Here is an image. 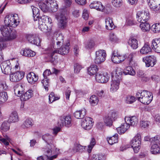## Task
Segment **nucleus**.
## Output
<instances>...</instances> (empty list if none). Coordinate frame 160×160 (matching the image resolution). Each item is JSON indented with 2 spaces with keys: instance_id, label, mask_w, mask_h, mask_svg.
<instances>
[{
  "instance_id": "26",
  "label": "nucleus",
  "mask_w": 160,
  "mask_h": 160,
  "mask_svg": "<svg viewBox=\"0 0 160 160\" xmlns=\"http://www.w3.org/2000/svg\"><path fill=\"white\" fill-rule=\"evenodd\" d=\"M151 51V48L149 45L146 43L140 50V52L142 54H148Z\"/></svg>"
},
{
  "instance_id": "10",
  "label": "nucleus",
  "mask_w": 160,
  "mask_h": 160,
  "mask_svg": "<svg viewBox=\"0 0 160 160\" xmlns=\"http://www.w3.org/2000/svg\"><path fill=\"white\" fill-rule=\"evenodd\" d=\"M71 117L69 116H61L60 118L58 124L61 127L65 126L69 127L71 125Z\"/></svg>"
},
{
  "instance_id": "30",
  "label": "nucleus",
  "mask_w": 160,
  "mask_h": 160,
  "mask_svg": "<svg viewBox=\"0 0 160 160\" xmlns=\"http://www.w3.org/2000/svg\"><path fill=\"white\" fill-rule=\"evenodd\" d=\"M42 138L48 145H52L53 144V142L52 139V136L49 134H46L43 135Z\"/></svg>"
},
{
  "instance_id": "53",
  "label": "nucleus",
  "mask_w": 160,
  "mask_h": 160,
  "mask_svg": "<svg viewBox=\"0 0 160 160\" xmlns=\"http://www.w3.org/2000/svg\"><path fill=\"white\" fill-rule=\"evenodd\" d=\"M10 139L8 136H6L5 139L2 138L1 136H0V142H2L4 143V144L6 145H8L9 144V143L7 140L10 141Z\"/></svg>"
},
{
  "instance_id": "21",
  "label": "nucleus",
  "mask_w": 160,
  "mask_h": 160,
  "mask_svg": "<svg viewBox=\"0 0 160 160\" xmlns=\"http://www.w3.org/2000/svg\"><path fill=\"white\" fill-rule=\"evenodd\" d=\"M129 124L127 122H125L122 124L120 127L117 128V130L120 134L124 133L129 128Z\"/></svg>"
},
{
  "instance_id": "36",
  "label": "nucleus",
  "mask_w": 160,
  "mask_h": 160,
  "mask_svg": "<svg viewBox=\"0 0 160 160\" xmlns=\"http://www.w3.org/2000/svg\"><path fill=\"white\" fill-rule=\"evenodd\" d=\"M123 73L125 75L129 74L132 76L135 74V71L133 68L130 66L127 67L124 70Z\"/></svg>"
},
{
  "instance_id": "23",
  "label": "nucleus",
  "mask_w": 160,
  "mask_h": 160,
  "mask_svg": "<svg viewBox=\"0 0 160 160\" xmlns=\"http://www.w3.org/2000/svg\"><path fill=\"white\" fill-rule=\"evenodd\" d=\"M105 27L107 29L110 30H112L115 28V26L112 18L108 17L106 18Z\"/></svg>"
},
{
  "instance_id": "12",
  "label": "nucleus",
  "mask_w": 160,
  "mask_h": 160,
  "mask_svg": "<svg viewBox=\"0 0 160 160\" xmlns=\"http://www.w3.org/2000/svg\"><path fill=\"white\" fill-rule=\"evenodd\" d=\"M142 61L145 63L147 67H153L156 62V58L153 56L144 57L143 58Z\"/></svg>"
},
{
  "instance_id": "57",
  "label": "nucleus",
  "mask_w": 160,
  "mask_h": 160,
  "mask_svg": "<svg viewBox=\"0 0 160 160\" xmlns=\"http://www.w3.org/2000/svg\"><path fill=\"white\" fill-rule=\"evenodd\" d=\"M108 116L112 121H114L117 118V114L115 112L111 111L109 112Z\"/></svg>"
},
{
  "instance_id": "18",
  "label": "nucleus",
  "mask_w": 160,
  "mask_h": 160,
  "mask_svg": "<svg viewBox=\"0 0 160 160\" xmlns=\"http://www.w3.org/2000/svg\"><path fill=\"white\" fill-rule=\"evenodd\" d=\"M27 78L29 83L33 84L38 81V76L33 72H31L27 75Z\"/></svg>"
},
{
  "instance_id": "29",
  "label": "nucleus",
  "mask_w": 160,
  "mask_h": 160,
  "mask_svg": "<svg viewBox=\"0 0 160 160\" xmlns=\"http://www.w3.org/2000/svg\"><path fill=\"white\" fill-rule=\"evenodd\" d=\"M98 70L97 66L96 65H91L88 69V72L90 75L97 74V72Z\"/></svg>"
},
{
  "instance_id": "15",
  "label": "nucleus",
  "mask_w": 160,
  "mask_h": 160,
  "mask_svg": "<svg viewBox=\"0 0 160 160\" xmlns=\"http://www.w3.org/2000/svg\"><path fill=\"white\" fill-rule=\"evenodd\" d=\"M81 126L84 129H90L92 126V118L88 117L82 119L81 121Z\"/></svg>"
},
{
  "instance_id": "14",
  "label": "nucleus",
  "mask_w": 160,
  "mask_h": 160,
  "mask_svg": "<svg viewBox=\"0 0 160 160\" xmlns=\"http://www.w3.org/2000/svg\"><path fill=\"white\" fill-rule=\"evenodd\" d=\"M150 8L154 11H157L160 9V0H147Z\"/></svg>"
},
{
  "instance_id": "49",
  "label": "nucleus",
  "mask_w": 160,
  "mask_h": 160,
  "mask_svg": "<svg viewBox=\"0 0 160 160\" xmlns=\"http://www.w3.org/2000/svg\"><path fill=\"white\" fill-rule=\"evenodd\" d=\"M151 142L152 144H160V136L156 135L151 138Z\"/></svg>"
},
{
  "instance_id": "39",
  "label": "nucleus",
  "mask_w": 160,
  "mask_h": 160,
  "mask_svg": "<svg viewBox=\"0 0 160 160\" xmlns=\"http://www.w3.org/2000/svg\"><path fill=\"white\" fill-rule=\"evenodd\" d=\"M8 96L6 92L0 93V104L4 103L8 99Z\"/></svg>"
},
{
  "instance_id": "3",
  "label": "nucleus",
  "mask_w": 160,
  "mask_h": 160,
  "mask_svg": "<svg viewBox=\"0 0 160 160\" xmlns=\"http://www.w3.org/2000/svg\"><path fill=\"white\" fill-rule=\"evenodd\" d=\"M38 28L45 32L51 29L53 26L52 20L48 16L43 15L38 19Z\"/></svg>"
},
{
  "instance_id": "43",
  "label": "nucleus",
  "mask_w": 160,
  "mask_h": 160,
  "mask_svg": "<svg viewBox=\"0 0 160 160\" xmlns=\"http://www.w3.org/2000/svg\"><path fill=\"white\" fill-rule=\"evenodd\" d=\"M151 29L154 33L160 32V23H156L153 24L151 27Z\"/></svg>"
},
{
  "instance_id": "32",
  "label": "nucleus",
  "mask_w": 160,
  "mask_h": 160,
  "mask_svg": "<svg viewBox=\"0 0 160 160\" xmlns=\"http://www.w3.org/2000/svg\"><path fill=\"white\" fill-rule=\"evenodd\" d=\"M33 95L32 91V90H29L22 95L21 98L23 100L26 101L31 98Z\"/></svg>"
},
{
  "instance_id": "2",
  "label": "nucleus",
  "mask_w": 160,
  "mask_h": 160,
  "mask_svg": "<svg viewBox=\"0 0 160 160\" xmlns=\"http://www.w3.org/2000/svg\"><path fill=\"white\" fill-rule=\"evenodd\" d=\"M69 45V43H67L66 45L62 46L58 50L52 48H48L47 53L50 61L52 62L58 59L57 55L58 53L62 55L68 54L70 49Z\"/></svg>"
},
{
  "instance_id": "52",
  "label": "nucleus",
  "mask_w": 160,
  "mask_h": 160,
  "mask_svg": "<svg viewBox=\"0 0 160 160\" xmlns=\"http://www.w3.org/2000/svg\"><path fill=\"white\" fill-rule=\"evenodd\" d=\"M23 124L25 128H29L32 126V123L31 120L28 119L25 120Z\"/></svg>"
},
{
  "instance_id": "22",
  "label": "nucleus",
  "mask_w": 160,
  "mask_h": 160,
  "mask_svg": "<svg viewBox=\"0 0 160 160\" xmlns=\"http://www.w3.org/2000/svg\"><path fill=\"white\" fill-rule=\"evenodd\" d=\"M20 53L23 56L28 57H33L35 56L36 53L28 48L22 49Z\"/></svg>"
},
{
  "instance_id": "37",
  "label": "nucleus",
  "mask_w": 160,
  "mask_h": 160,
  "mask_svg": "<svg viewBox=\"0 0 160 160\" xmlns=\"http://www.w3.org/2000/svg\"><path fill=\"white\" fill-rule=\"evenodd\" d=\"M99 101V100L98 98L95 95L91 96L89 99V102L90 104L93 106L97 105Z\"/></svg>"
},
{
  "instance_id": "40",
  "label": "nucleus",
  "mask_w": 160,
  "mask_h": 160,
  "mask_svg": "<svg viewBox=\"0 0 160 160\" xmlns=\"http://www.w3.org/2000/svg\"><path fill=\"white\" fill-rule=\"evenodd\" d=\"M10 124L7 121H4L1 125V129L3 131L6 132L10 129Z\"/></svg>"
},
{
  "instance_id": "4",
  "label": "nucleus",
  "mask_w": 160,
  "mask_h": 160,
  "mask_svg": "<svg viewBox=\"0 0 160 160\" xmlns=\"http://www.w3.org/2000/svg\"><path fill=\"white\" fill-rule=\"evenodd\" d=\"M136 97L139 101L145 104H149L153 98L152 93L146 90H143L141 92H137Z\"/></svg>"
},
{
  "instance_id": "56",
  "label": "nucleus",
  "mask_w": 160,
  "mask_h": 160,
  "mask_svg": "<svg viewBox=\"0 0 160 160\" xmlns=\"http://www.w3.org/2000/svg\"><path fill=\"white\" fill-rule=\"evenodd\" d=\"M135 100V98L132 96H128L126 98V102L127 103H132Z\"/></svg>"
},
{
  "instance_id": "17",
  "label": "nucleus",
  "mask_w": 160,
  "mask_h": 160,
  "mask_svg": "<svg viewBox=\"0 0 160 160\" xmlns=\"http://www.w3.org/2000/svg\"><path fill=\"white\" fill-rule=\"evenodd\" d=\"M152 47L155 51L160 53V38H156L152 40Z\"/></svg>"
},
{
  "instance_id": "27",
  "label": "nucleus",
  "mask_w": 160,
  "mask_h": 160,
  "mask_svg": "<svg viewBox=\"0 0 160 160\" xmlns=\"http://www.w3.org/2000/svg\"><path fill=\"white\" fill-rule=\"evenodd\" d=\"M152 144L151 148L150 151L151 152L154 154L160 153L159 145L156 144Z\"/></svg>"
},
{
  "instance_id": "54",
  "label": "nucleus",
  "mask_w": 160,
  "mask_h": 160,
  "mask_svg": "<svg viewBox=\"0 0 160 160\" xmlns=\"http://www.w3.org/2000/svg\"><path fill=\"white\" fill-rule=\"evenodd\" d=\"M118 39L116 35L113 33H111L109 35V40L113 42H116L118 41Z\"/></svg>"
},
{
  "instance_id": "45",
  "label": "nucleus",
  "mask_w": 160,
  "mask_h": 160,
  "mask_svg": "<svg viewBox=\"0 0 160 160\" xmlns=\"http://www.w3.org/2000/svg\"><path fill=\"white\" fill-rule=\"evenodd\" d=\"M59 98V97L55 96L54 93L52 92L49 96V103H52L56 100H58Z\"/></svg>"
},
{
  "instance_id": "33",
  "label": "nucleus",
  "mask_w": 160,
  "mask_h": 160,
  "mask_svg": "<svg viewBox=\"0 0 160 160\" xmlns=\"http://www.w3.org/2000/svg\"><path fill=\"white\" fill-rule=\"evenodd\" d=\"M18 120V117L17 112H12L10 115L8 121L11 122H17Z\"/></svg>"
},
{
  "instance_id": "47",
  "label": "nucleus",
  "mask_w": 160,
  "mask_h": 160,
  "mask_svg": "<svg viewBox=\"0 0 160 160\" xmlns=\"http://www.w3.org/2000/svg\"><path fill=\"white\" fill-rule=\"evenodd\" d=\"M118 57L119 54L116 53L115 51L113 52L112 57V60L115 63H120V60Z\"/></svg>"
},
{
  "instance_id": "46",
  "label": "nucleus",
  "mask_w": 160,
  "mask_h": 160,
  "mask_svg": "<svg viewBox=\"0 0 160 160\" xmlns=\"http://www.w3.org/2000/svg\"><path fill=\"white\" fill-rule=\"evenodd\" d=\"M95 45L94 41L91 40L86 43L85 45V48L87 49H91L94 47Z\"/></svg>"
},
{
  "instance_id": "9",
  "label": "nucleus",
  "mask_w": 160,
  "mask_h": 160,
  "mask_svg": "<svg viewBox=\"0 0 160 160\" xmlns=\"http://www.w3.org/2000/svg\"><path fill=\"white\" fill-rule=\"evenodd\" d=\"M25 73L22 71H17L11 73L10 76V80L16 82L20 81L24 77Z\"/></svg>"
},
{
  "instance_id": "8",
  "label": "nucleus",
  "mask_w": 160,
  "mask_h": 160,
  "mask_svg": "<svg viewBox=\"0 0 160 160\" xmlns=\"http://www.w3.org/2000/svg\"><path fill=\"white\" fill-rule=\"evenodd\" d=\"M58 20V28L62 29H65L67 24V18L65 14L61 13L59 15L56 16Z\"/></svg>"
},
{
  "instance_id": "19",
  "label": "nucleus",
  "mask_w": 160,
  "mask_h": 160,
  "mask_svg": "<svg viewBox=\"0 0 160 160\" xmlns=\"http://www.w3.org/2000/svg\"><path fill=\"white\" fill-rule=\"evenodd\" d=\"M90 7L91 8H94L101 12H103L104 9V7L102 5V3L98 1L93 2L91 3Z\"/></svg>"
},
{
  "instance_id": "25",
  "label": "nucleus",
  "mask_w": 160,
  "mask_h": 160,
  "mask_svg": "<svg viewBox=\"0 0 160 160\" xmlns=\"http://www.w3.org/2000/svg\"><path fill=\"white\" fill-rule=\"evenodd\" d=\"M86 109L83 108L80 110L76 111L74 113V116L77 118H81L86 115Z\"/></svg>"
},
{
  "instance_id": "51",
  "label": "nucleus",
  "mask_w": 160,
  "mask_h": 160,
  "mask_svg": "<svg viewBox=\"0 0 160 160\" xmlns=\"http://www.w3.org/2000/svg\"><path fill=\"white\" fill-rule=\"evenodd\" d=\"M136 53L135 52H132L128 55L126 58L127 60L129 61L130 64H132L133 62V58L135 55Z\"/></svg>"
},
{
  "instance_id": "7",
  "label": "nucleus",
  "mask_w": 160,
  "mask_h": 160,
  "mask_svg": "<svg viewBox=\"0 0 160 160\" xmlns=\"http://www.w3.org/2000/svg\"><path fill=\"white\" fill-rule=\"evenodd\" d=\"M137 19L139 22H146L150 18L149 13L148 11H138L137 14Z\"/></svg>"
},
{
  "instance_id": "62",
  "label": "nucleus",
  "mask_w": 160,
  "mask_h": 160,
  "mask_svg": "<svg viewBox=\"0 0 160 160\" xmlns=\"http://www.w3.org/2000/svg\"><path fill=\"white\" fill-rule=\"evenodd\" d=\"M57 40L58 41V43H61V44H62L63 42V36L62 34H59L57 37Z\"/></svg>"
},
{
  "instance_id": "63",
  "label": "nucleus",
  "mask_w": 160,
  "mask_h": 160,
  "mask_svg": "<svg viewBox=\"0 0 160 160\" xmlns=\"http://www.w3.org/2000/svg\"><path fill=\"white\" fill-rule=\"evenodd\" d=\"M136 22L132 19H128L127 20L126 24L127 25L132 26L136 24Z\"/></svg>"
},
{
  "instance_id": "24",
  "label": "nucleus",
  "mask_w": 160,
  "mask_h": 160,
  "mask_svg": "<svg viewBox=\"0 0 160 160\" xmlns=\"http://www.w3.org/2000/svg\"><path fill=\"white\" fill-rule=\"evenodd\" d=\"M42 150L44 152H47V155H45L44 157L45 159L46 158L45 160H53V159L56 158L58 156L57 154L50 156V155L52 154V151L51 150V149H49L48 150L46 149L45 150L43 148Z\"/></svg>"
},
{
  "instance_id": "28",
  "label": "nucleus",
  "mask_w": 160,
  "mask_h": 160,
  "mask_svg": "<svg viewBox=\"0 0 160 160\" xmlns=\"http://www.w3.org/2000/svg\"><path fill=\"white\" fill-rule=\"evenodd\" d=\"M138 41L136 39L131 38L129 39L128 43L132 49H135L138 47Z\"/></svg>"
},
{
  "instance_id": "58",
  "label": "nucleus",
  "mask_w": 160,
  "mask_h": 160,
  "mask_svg": "<svg viewBox=\"0 0 160 160\" xmlns=\"http://www.w3.org/2000/svg\"><path fill=\"white\" fill-rule=\"evenodd\" d=\"M40 40L38 35L34 38L33 41L32 40L31 43L38 46L40 44Z\"/></svg>"
},
{
  "instance_id": "50",
  "label": "nucleus",
  "mask_w": 160,
  "mask_h": 160,
  "mask_svg": "<svg viewBox=\"0 0 160 160\" xmlns=\"http://www.w3.org/2000/svg\"><path fill=\"white\" fill-rule=\"evenodd\" d=\"M104 121L106 125L110 126L112 125V120L108 116L104 118Z\"/></svg>"
},
{
  "instance_id": "13",
  "label": "nucleus",
  "mask_w": 160,
  "mask_h": 160,
  "mask_svg": "<svg viewBox=\"0 0 160 160\" xmlns=\"http://www.w3.org/2000/svg\"><path fill=\"white\" fill-rule=\"evenodd\" d=\"M11 63L9 61H6L2 62L0 67L2 72L5 74H8L11 72Z\"/></svg>"
},
{
  "instance_id": "44",
  "label": "nucleus",
  "mask_w": 160,
  "mask_h": 160,
  "mask_svg": "<svg viewBox=\"0 0 160 160\" xmlns=\"http://www.w3.org/2000/svg\"><path fill=\"white\" fill-rule=\"evenodd\" d=\"M49 80L48 78H44L42 81V83L46 91H48V88L49 86Z\"/></svg>"
},
{
  "instance_id": "61",
  "label": "nucleus",
  "mask_w": 160,
  "mask_h": 160,
  "mask_svg": "<svg viewBox=\"0 0 160 160\" xmlns=\"http://www.w3.org/2000/svg\"><path fill=\"white\" fill-rule=\"evenodd\" d=\"M82 17L85 20H87L88 18L89 17V15L88 11L86 9H84L83 10L82 14Z\"/></svg>"
},
{
  "instance_id": "38",
  "label": "nucleus",
  "mask_w": 160,
  "mask_h": 160,
  "mask_svg": "<svg viewBox=\"0 0 160 160\" xmlns=\"http://www.w3.org/2000/svg\"><path fill=\"white\" fill-rule=\"evenodd\" d=\"M140 27L143 32H147L150 30V25L148 23L146 22H141L140 25Z\"/></svg>"
},
{
  "instance_id": "41",
  "label": "nucleus",
  "mask_w": 160,
  "mask_h": 160,
  "mask_svg": "<svg viewBox=\"0 0 160 160\" xmlns=\"http://www.w3.org/2000/svg\"><path fill=\"white\" fill-rule=\"evenodd\" d=\"M86 147H83L79 144H75L73 149V151L74 152H82L84 151Z\"/></svg>"
},
{
  "instance_id": "42",
  "label": "nucleus",
  "mask_w": 160,
  "mask_h": 160,
  "mask_svg": "<svg viewBox=\"0 0 160 160\" xmlns=\"http://www.w3.org/2000/svg\"><path fill=\"white\" fill-rule=\"evenodd\" d=\"M38 4L40 8L43 12H47L50 10L49 6H48L44 2H40Z\"/></svg>"
},
{
  "instance_id": "60",
  "label": "nucleus",
  "mask_w": 160,
  "mask_h": 160,
  "mask_svg": "<svg viewBox=\"0 0 160 160\" xmlns=\"http://www.w3.org/2000/svg\"><path fill=\"white\" fill-rule=\"evenodd\" d=\"M37 35L33 34H28L26 36L27 39L31 43V41L32 40L33 41L34 38H35Z\"/></svg>"
},
{
  "instance_id": "20",
  "label": "nucleus",
  "mask_w": 160,
  "mask_h": 160,
  "mask_svg": "<svg viewBox=\"0 0 160 160\" xmlns=\"http://www.w3.org/2000/svg\"><path fill=\"white\" fill-rule=\"evenodd\" d=\"M125 121L128 123L130 122L129 124L131 125L135 126L138 122V119L135 116H132L129 117H126L125 118Z\"/></svg>"
},
{
  "instance_id": "5",
  "label": "nucleus",
  "mask_w": 160,
  "mask_h": 160,
  "mask_svg": "<svg viewBox=\"0 0 160 160\" xmlns=\"http://www.w3.org/2000/svg\"><path fill=\"white\" fill-rule=\"evenodd\" d=\"M141 137L140 134L137 133L130 142V144L135 153H137L141 148Z\"/></svg>"
},
{
  "instance_id": "1",
  "label": "nucleus",
  "mask_w": 160,
  "mask_h": 160,
  "mask_svg": "<svg viewBox=\"0 0 160 160\" xmlns=\"http://www.w3.org/2000/svg\"><path fill=\"white\" fill-rule=\"evenodd\" d=\"M4 26H2L0 31L6 41H11L15 39L18 36L17 31L11 29L10 27L15 28L19 24L20 21L16 14L7 15L4 18Z\"/></svg>"
},
{
  "instance_id": "55",
  "label": "nucleus",
  "mask_w": 160,
  "mask_h": 160,
  "mask_svg": "<svg viewBox=\"0 0 160 160\" xmlns=\"http://www.w3.org/2000/svg\"><path fill=\"white\" fill-rule=\"evenodd\" d=\"M112 2L114 6L119 7L122 5V0H112Z\"/></svg>"
},
{
  "instance_id": "34",
  "label": "nucleus",
  "mask_w": 160,
  "mask_h": 160,
  "mask_svg": "<svg viewBox=\"0 0 160 160\" xmlns=\"http://www.w3.org/2000/svg\"><path fill=\"white\" fill-rule=\"evenodd\" d=\"M118 135L115 134L112 137L107 138V141L108 143L110 145L117 143L118 142Z\"/></svg>"
},
{
  "instance_id": "11",
  "label": "nucleus",
  "mask_w": 160,
  "mask_h": 160,
  "mask_svg": "<svg viewBox=\"0 0 160 160\" xmlns=\"http://www.w3.org/2000/svg\"><path fill=\"white\" fill-rule=\"evenodd\" d=\"M109 75L107 72L103 74L97 73L96 75V79L97 82L101 83H105L108 81L109 79Z\"/></svg>"
},
{
  "instance_id": "6",
  "label": "nucleus",
  "mask_w": 160,
  "mask_h": 160,
  "mask_svg": "<svg viewBox=\"0 0 160 160\" xmlns=\"http://www.w3.org/2000/svg\"><path fill=\"white\" fill-rule=\"evenodd\" d=\"M95 55L94 62L96 64H100L105 60L106 53L105 50H99L96 52Z\"/></svg>"
},
{
  "instance_id": "16",
  "label": "nucleus",
  "mask_w": 160,
  "mask_h": 160,
  "mask_svg": "<svg viewBox=\"0 0 160 160\" xmlns=\"http://www.w3.org/2000/svg\"><path fill=\"white\" fill-rule=\"evenodd\" d=\"M120 79H116L114 77L112 78V79L111 82L110 91L113 92L116 91L119 88L120 84Z\"/></svg>"
},
{
  "instance_id": "59",
  "label": "nucleus",
  "mask_w": 160,
  "mask_h": 160,
  "mask_svg": "<svg viewBox=\"0 0 160 160\" xmlns=\"http://www.w3.org/2000/svg\"><path fill=\"white\" fill-rule=\"evenodd\" d=\"M82 68L81 66L78 63H76L74 65V71L76 73H78Z\"/></svg>"
},
{
  "instance_id": "31",
  "label": "nucleus",
  "mask_w": 160,
  "mask_h": 160,
  "mask_svg": "<svg viewBox=\"0 0 160 160\" xmlns=\"http://www.w3.org/2000/svg\"><path fill=\"white\" fill-rule=\"evenodd\" d=\"M32 11L33 17L34 21H37L38 20L39 18V9L33 6H32Z\"/></svg>"
},
{
  "instance_id": "48",
  "label": "nucleus",
  "mask_w": 160,
  "mask_h": 160,
  "mask_svg": "<svg viewBox=\"0 0 160 160\" xmlns=\"http://www.w3.org/2000/svg\"><path fill=\"white\" fill-rule=\"evenodd\" d=\"M96 144V141L94 138H92L91 140L90 144L88 146L87 148V151L88 153H90Z\"/></svg>"
},
{
  "instance_id": "64",
  "label": "nucleus",
  "mask_w": 160,
  "mask_h": 160,
  "mask_svg": "<svg viewBox=\"0 0 160 160\" xmlns=\"http://www.w3.org/2000/svg\"><path fill=\"white\" fill-rule=\"evenodd\" d=\"M149 126V123L147 121H142L140 122V126L142 127L145 128Z\"/></svg>"
},
{
  "instance_id": "35",
  "label": "nucleus",
  "mask_w": 160,
  "mask_h": 160,
  "mask_svg": "<svg viewBox=\"0 0 160 160\" xmlns=\"http://www.w3.org/2000/svg\"><path fill=\"white\" fill-rule=\"evenodd\" d=\"M44 3L49 6V8L51 10H53V9H52L57 7L56 2H54L53 0H46Z\"/></svg>"
}]
</instances>
